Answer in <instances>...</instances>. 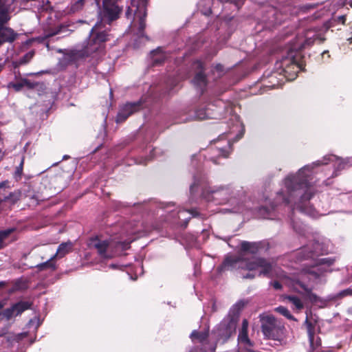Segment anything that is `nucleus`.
Returning <instances> with one entry per match:
<instances>
[{"instance_id": "29", "label": "nucleus", "mask_w": 352, "mask_h": 352, "mask_svg": "<svg viewBox=\"0 0 352 352\" xmlns=\"http://www.w3.org/2000/svg\"><path fill=\"white\" fill-rule=\"evenodd\" d=\"M275 311L279 313L280 314L284 316L285 318L289 320H294L295 318L294 316L290 314L289 311L285 307L280 306L275 309Z\"/></svg>"}, {"instance_id": "28", "label": "nucleus", "mask_w": 352, "mask_h": 352, "mask_svg": "<svg viewBox=\"0 0 352 352\" xmlns=\"http://www.w3.org/2000/svg\"><path fill=\"white\" fill-rule=\"evenodd\" d=\"M55 258H52V256L50 257V259H48L47 261L45 262H43V263H41L40 264H38L36 265V267L39 270H43L46 268H51L52 270H55L56 269V265L54 263H52V261L54 260Z\"/></svg>"}, {"instance_id": "45", "label": "nucleus", "mask_w": 352, "mask_h": 352, "mask_svg": "<svg viewBox=\"0 0 352 352\" xmlns=\"http://www.w3.org/2000/svg\"><path fill=\"white\" fill-rule=\"evenodd\" d=\"M110 267H111V268H113V269H115V268H116V267H117V266H116L115 264H111V265H110Z\"/></svg>"}, {"instance_id": "18", "label": "nucleus", "mask_w": 352, "mask_h": 352, "mask_svg": "<svg viewBox=\"0 0 352 352\" xmlns=\"http://www.w3.org/2000/svg\"><path fill=\"white\" fill-rule=\"evenodd\" d=\"M168 212H170V216L175 218L176 216L178 219L184 221L185 223L187 224L188 221L192 217H196L198 214V212L196 210H179L178 211H175L173 210H168Z\"/></svg>"}, {"instance_id": "48", "label": "nucleus", "mask_w": 352, "mask_h": 352, "mask_svg": "<svg viewBox=\"0 0 352 352\" xmlns=\"http://www.w3.org/2000/svg\"><path fill=\"white\" fill-rule=\"evenodd\" d=\"M3 67V65L2 63H0V72L1 71L2 68Z\"/></svg>"}, {"instance_id": "32", "label": "nucleus", "mask_w": 352, "mask_h": 352, "mask_svg": "<svg viewBox=\"0 0 352 352\" xmlns=\"http://www.w3.org/2000/svg\"><path fill=\"white\" fill-rule=\"evenodd\" d=\"M259 213L263 218H270L269 209L265 207H261L259 208Z\"/></svg>"}, {"instance_id": "20", "label": "nucleus", "mask_w": 352, "mask_h": 352, "mask_svg": "<svg viewBox=\"0 0 352 352\" xmlns=\"http://www.w3.org/2000/svg\"><path fill=\"white\" fill-rule=\"evenodd\" d=\"M151 58L153 66L159 65L168 58V54L162 48L158 47L151 52Z\"/></svg>"}, {"instance_id": "9", "label": "nucleus", "mask_w": 352, "mask_h": 352, "mask_svg": "<svg viewBox=\"0 0 352 352\" xmlns=\"http://www.w3.org/2000/svg\"><path fill=\"white\" fill-rule=\"evenodd\" d=\"M243 306V302H236L230 310L228 316L215 328L213 333L218 342H225L235 333L239 313Z\"/></svg>"}, {"instance_id": "17", "label": "nucleus", "mask_w": 352, "mask_h": 352, "mask_svg": "<svg viewBox=\"0 0 352 352\" xmlns=\"http://www.w3.org/2000/svg\"><path fill=\"white\" fill-rule=\"evenodd\" d=\"M140 102L127 103L122 106L117 115L116 122H122L126 120V118L137 111L140 108Z\"/></svg>"}, {"instance_id": "47", "label": "nucleus", "mask_w": 352, "mask_h": 352, "mask_svg": "<svg viewBox=\"0 0 352 352\" xmlns=\"http://www.w3.org/2000/svg\"><path fill=\"white\" fill-rule=\"evenodd\" d=\"M346 1L350 4V6H352V0H346Z\"/></svg>"}, {"instance_id": "40", "label": "nucleus", "mask_w": 352, "mask_h": 352, "mask_svg": "<svg viewBox=\"0 0 352 352\" xmlns=\"http://www.w3.org/2000/svg\"><path fill=\"white\" fill-rule=\"evenodd\" d=\"M210 160L213 162L214 164H217L218 162H217V160H216V155H213L212 157H210Z\"/></svg>"}, {"instance_id": "38", "label": "nucleus", "mask_w": 352, "mask_h": 352, "mask_svg": "<svg viewBox=\"0 0 352 352\" xmlns=\"http://www.w3.org/2000/svg\"><path fill=\"white\" fill-rule=\"evenodd\" d=\"M336 21H337L339 23H341L342 24H344L346 21V16H345V15L340 16L337 17Z\"/></svg>"}, {"instance_id": "34", "label": "nucleus", "mask_w": 352, "mask_h": 352, "mask_svg": "<svg viewBox=\"0 0 352 352\" xmlns=\"http://www.w3.org/2000/svg\"><path fill=\"white\" fill-rule=\"evenodd\" d=\"M347 295H352V289H344L338 294L339 297H343Z\"/></svg>"}, {"instance_id": "4", "label": "nucleus", "mask_w": 352, "mask_h": 352, "mask_svg": "<svg viewBox=\"0 0 352 352\" xmlns=\"http://www.w3.org/2000/svg\"><path fill=\"white\" fill-rule=\"evenodd\" d=\"M313 32L308 31L306 35V39L301 41L298 38L296 43H294L291 48L287 50V55L277 61L275 65L276 72H274L271 78L276 77L278 74L287 80H293L299 71L303 69L304 63L300 50L305 48L307 45H312L316 39H320L322 42L324 38L318 34L311 35Z\"/></svg>"}, {"instance_id": "51", "label": "nucleus", "mask_w": 352, "mask_h": 352, "mask_svg": "<svg viewBox=\"0 0 352 352\" xmlns=\"http://www.w3.org/2000/svg\"><path fill=\"white\" fill-rule=\"evenodd\" d=\"M173 206L170 205V204H167L166 207L168 208V207H172Z\"/></svg>"}, {"instance_id": "33", "label": "nucleus", "mask_w": 352, "mask_h": 352, "mask_svg": "<svg viewBox=\"0 0 352 352\" xmlns=\"http://www.w3.org/2000/svg\"><path fill=\"white\" fill-rule=\"evenodd\" d=\"M32 57V54L31 53H29V54H25L20 60H19V63L20 64H25L26 63L29 59H30Z\"/></svg>"}, {"instance_id": "24", "label": "nucleus", "mask_w": 352, "mask_h": 352, "mask_svg": "<svg viewBox=\"0 0 352 352\" xmlns=\"http://www.w3.org/2000/svg\"><path fill=\"white\" fill-rule=\"evenodd\" d=\"M34 86L35 83L31 82L27 79H21L16 82H10L8 85L10 88H13L16 91L21 90L23 87L33 88Z\"/></svg>"}, {"instance_id": "14", "label": "nucleus", "mask_w": 352, "mask_h": 352, "mask_svg": "<svg viewBox=\"0 0 352 352\" xmlns=\"http://www.w3.org/2000/svg\"><path fill=\"white\" fill-rule=\"evenodd\" d=\"M208 336V331H204L199 332L197 330H194L191 334L190 338L192 342H199L201 344L198 352H214L216 346L213 344H210L208 347V343L207 342V338Z\"/></svg>"}, {"instance_id": "8", "label": "nucleus", "mask_w": 352, "mask_h": 352, "mask_svg": "<svg viewBox=\"0 0 352 352\" xmlns=\"http://www.w3.org/2000/svg\"><path fill=\"white\" fill-rule=\"evenodd\" d=\"M135 231L131 230L127 233L126 239L116 240V239H102L98 237L91 239L89 246L97 250L98 255L104 259L113 258L118 252V249L126 250L129 248L130 243L136 237L131 236Z\"/></svg>"}, {"instance_id": "50", "label": "nucleus", "mask_w": 352, "mask_h": 352, "mask_svg": "<svg viewBox=\"0 0 352 352\" xmlns=\"http://www.w3.org/2000/svg\"><path fill=\"white\" fill-rule=\"evenodd\" d=\"M349 311V313H352V307H351V308H350V309H349V311Z\"/></svg>"}, {"instance_id": "36", "label": "nucleus", "mask_w": 352, "mask_h": 352, "mask_svg": "<svg viewBox=\"0 0 352 352\" xmlns=\"http://www.w3.org/2000/svg\"><path fill=\"white\" fill-rule=\"evenodd\" d=\"M230 212L238 213L243 212V208L241 205H238L236 207L232 208V209L228 210Z\"/></svg>"}, {"instance_id": "19", "label": "nucleus", "mask_w": 352, "mask_h": 352, "mask_svg": "<svg viewBox=\"0 0 352 352\" xmlns=\"http://www.w3.org/2000/svg\"><path fill=\"white\" fill-rule=\"evenodd\" d=\"M305 324L307 329L308 337L310 342V347L312 350H315L318 346L320 345V340L318 336L314 334V326L311 322L307 318L305 320Z\"/></svg>"}, {"instance_id": "11", "label": "nucleus", "mask_w": 352, "mask_h": 352, "mask_svg": "<svg viewBox=\"0 0 352 352\" xmlns=\"http://www.w3.org/2000/svg\"><path fill=\"white\" fill-rule=\"evenodd\" d=\"M232 108L222 100H218L214 104H208L206 108H201L195 111L194 118L197 120L219 119L225 113H231Z\"/></svg>"}, {"instance_id": "3", "label": "nucleus", "mask_w": 352, "mask_h": 352, "mask_svg": "<svg viewBox=\"0 0 352 352\" xmlns=\"http://www.w3.org/2000/svg\"><path fill=\"white\" fill-rule=\"evenodd\" d=\"M334 259L331 258H322L317 261V264L307 268L309 263L306 262L301 265L302 269L294 272L291 276L283 274L280 276V281L275 280L271 283L272 287L279 290L282 288V284H285L294 290L304 293L306 297L313 303L320 302V298L311 292L312 287H309L308 283H318L321 276V283L324 282L323 275L326 272H331L330 266L333 263Z\"/></svg>"}, {"instance_id": "21", "label": "nucleus", "mask_w": 352, "mask_h": 352, "mask_svg": "<svg viewBox=\"0 0 352 352\" xmlns=\"http://www.w3.org/2000/svg\"><path fill=\"white\" fill-rule=\"evenodd\" d=\"M261 247L260 242L242 241L241 243V249L243 252L252 254H256Z\"/></svg>"}, {"instance_id": "22", "label": "nucleus", "mask_w": 352, "mask_h": 352, "mask_svg": "<svg viewBox=\"0 0 352 352\" xmlns=\"http://www.w3.org/2000/svg\"><path fill=\"white\" fill-rule=\"evenodd\" d=\"M14 228H8L0 231V249L5 248L14 239L11 236V234L15 231Z\"/></svg>"}, {"instance_id": "31", "label": "nucleus", "mask_w": 352, "mask_h": 352, "mask_svg": "<svg viewBox=\"0 0 352 352\" xmlns=\"http://www.w3.org/2000/svg\"><path fill=\"white\" fill-rule=\"evenodd\" d=\"M23 162H24V159L22 158L19 166L16 167V169L15 171V177L16 179L20 178L21 176L22 171H23Z\"/></svg>"}, {"instance_id": "26", "label": "nucleus", "mask_w": 352, "mask_h": 352, "mask_svg": "<svg viewBox=\"0 0 352 352\" xmlns=\"http://www.w3.org/2000/svg\"><path fill=\"white\" fill-rule=\"evenodd\" d=\"M285 299L292 305L293 309L296 311H300L303 309L304 304L302 300L296 296H287Z\"/></svg>"}, {"instance_id": "12", "label": "nucleus", "mask_w": 352, "mask_h": 352, "mask_svg": "<svg viewBox=\"0 0 352 352\" xmlns=\"http://www.w3.org/2000/svg\"><path fill=\"white\" fill-rule=\"evenodd\" d=\"M261 330L267 339L280 340L284 337V327L272 315H260Z\"/></svg>"}, {"instance_id": "23", "label": "nucleus", "mask_w": 352, "mask_h": 352, "mask_svg": "<svg viewBox=\"0 0 352 352\" xmlns=\"http://www.w3.org/2000/svg\"><path fill=\"white\" fill-rule=\"evenodd\" d=\"M72 248V244L70 242L68 243H61L54 255L52 256V258H60L65 256L67 254H68Z\"/></svg>"}, {"instance_id": "44", "label": "nucleus", "mask_w": 352, "mask_h": 352, "mask_svg": "<svg viewBox=\"0 0 352 352\" xmlns=\"http://www.w3.org/2000/svg\"><path fill=\"white\" fill-rule=\"evenodd\" d=\"M3 306H4V302L0 301V310L3 307Z\"/></svg>"}, {"instance_id": "2", "label": "nucleus", "mask_w": 352, "mask_h": 352, "mask_svg": "<svg viewBox=\"0 0 352 352\" xmlns=\"http://www.w3.org/2000/svg\"><path fill=\"white\" fill-rule=\"evenodd\" d=\"M100 0H96L99 4ZM102 10L100 12V21L91 29L86 45L82 50L72 51L73 60H78L92 54L103 50L104 42L109 40V29L106 25L117 19L122 11L119 3L121 0H102ZM147 0H131V6L129 7L126 15L129 18L131 13L134 14L133 26L138 25V35L144 36V30L146 27L145 18L146 16Z\"/></svg>"}, {"instance_id": "1", "label": "nucleus", "mask_w": 352, "mask_h": 352, "mask_svg": "<svg viewBox=\"0 0 352 352\" xmlns=\"http://www.w3.org/2000/svg\"><path fill=\"white\" fill-rule=\"evenodd\" d=\"M330 164L334 169L331 176L335 177L338 171L352 166V157L342 159L333 155H326L320 160L304 166L296 173L287 175L283 181L281 190L277 193V201H281L293 210H298L312 218L320 216L321 213L315 204L316 191L313 186L314 175L319 166Z\"/></svg>"}, {"instance_id": "42", "label": "nucleus", "mask_w": 352, "mask_h": 352, "mask_svg": "<svg viewBox=\"0 0 352 352\" xmlns=\"http://www.w3.org/2000/svg\"><path fill=\"white\" fill-rule=\"evenodd\" d=\"M7 184H8L7 182H1L0 183V188L6 186Z\"/></svg>"}, {"instance_id": "13", "label": "nucleus", "mask_w": 352, "mask_h": 352, "mask_svg": "<svg viewBox=\"0 0 352 352\" xmlns=\"http://www.w3.org/2000/svg\"><path fill=\"white\" fill-rule=\"evenodd\" d=\"M192 67L194 70H196L195 76L192 80L193 85L200 90L201 93H203L207 85L206 76L203 73L204 63L201 60H197L193 62Z\"/></svg>"}, {"instance_id": "16", "label": "nucleus", "mask_w": 352, "mask_h": 352, "mask_svg": "<svg viewBox=\"0 0 352 352\" xmlns=\"http://www.w3.org/2000/svg\"><path fill=\"white\" fill-rule=\"evenodd\" d=\"M313 250H310V248L307 245L302 248L298 253V261L299 262L305 261L309 258L314 260L315 256H318L320 253H322V249L320 248L319 243L316 242L313 244Z\"/></svg>"}, {"instance_id": "5", "label": "nucleus", "mask_w": 352, "mask_h": 352, "mask_svg": "<svg viewBox=\"0 0 352 352\" xmlns=\"http://www.w3.org/2000/svg\"><path fill=\"white\" fill-rule=\"evenodd\" d=\"M274 263L263 258H254L250 261L236 256H228L219 268L220 272L234 269H245L249 271L243 276V278H253L257 276L271 277L274 270Z\"/></svg>"}, {"instance_id": "37", "label": "nucleus", "mask_w": 352, "mask_h": 352, "mask_svg": "<svg viewBox=\"0 0 352 352\" xmlns=\"http://www.w3.org/2000/svg\"><path fill=\"white\" fill-rule=\"evenodd\" d=\"M65 30H67L65 28L61 27L56 32H54L53 34H49L47 36H51L55 34H58L62 32H63Z\"/></svg>"}, {"instance_id": "41", "label": "nucleus", "mask_w": 352, "mask_h": 352, "mask_svg": "<svg viewBox=\"0 0 352 352\" xmlns=\"http://www.w3.org/2000/svg\"><path fill=\"white\" fill-rule=\"evenodd\" d=\"M10 195L11 196H14V198L13 201H16L17 199H19V195L18 193H16V194H11Z\"/></svg>"}, {"instance_id": "49", "label": "nucleus", "mask_w": 352, "mask_h": 352, "mask_svg": "<svg viewBox=\"0 0 352 352\" xmlns=\"http://www.w3.org/2000/svg\"><path fill=\"white\" fill-rule=\"evenodd\" d=\"M32 199H35L36 202V203L38 202V199L36 197H35V196L32 197Z\"/></svg>"}, {"instance_id": "30", "label": "nucleus", "mask_w": 352, "mask_h": 352, "mask_svg": "<svg viewBox=\"0 0 352 352\" xmlns=\"http://www.w3.org/2000/svg\"><path fill=\"white\" fill-rule=\"evenodd\" d=\"M27 336H28V333L23 332V333H20L14 335L9 340L19 342L21 340H22L23 339H24L25 338H26Z\"/></svg>"}, {"instance_id": "35", "label": "nucleus", "mask_w": 352, "mask_h": 352, "mask_svg": "<svg viewBox=\"0 0 352 352\" xmlns=\"http://www.w3.org/2000/svg\"><path fill=\"white\" fill-rule=\"evenodd\" d=\"M347 295H352V289H344L338 294L339 297H343Z\"/></svg>"}, {"instance_id": "25", "label": "nucleus", "mask_w": 352, "mask_h": 352, "mask_svg": "<svg viewBox=\"0 0 352 352\" xmlns=\"http://www.w3.org/2000/svg\"><path fill=\"white\" fill-rule=\"evenodd\" d=\"M291 223L295 232L298 233L300 235L307 236V234L309 233L308 228L301 221L291 218Z\"/></svg>"}, {"instance_id": "46", "label": "nucleus", "mask_w": 352, "mask_h": 352, "mask_svg": "<svg viewBox=\"0 0 352 352\" xmlns=\"http://www.w3.org/2000/svg\"><path fill=\"white\" fill-rule=\"evenodd\" d=\"M5 284H6V283H5V282H3V281H1V282H0V287H1L4 286V285H5Z\"/></svg>"}, {"instance_id": "39", "label": "nucleus", "mask_w": 352, "mask_h": 352, "mask_svg": "<svg viewBox=\"0 0 352 352\" xmlns=\"http://www.w3.org/2000/svg\"><path fill=\"white\" fill-rule=\"evenodd\" d=\"M215 69L217 70V72H222V69H223V67L220 64H218L215 66Z\"/></svg>"}, {"instance_id": "15", "label": "nucleus", "mask_w": 352, "mask_h": 352, "mask_svg": "<svg viewBox=\"0 0 352 352\" xmlns=\"http://www.w3.org/2000/svg\"><path fill=\"white\" fill-rule=\"evenodd\" d=\"M30 307V304L26 301H20L17 303L14 304L10 307L2 311L1 316L9 320L16 316L21 314L24 311L28 309Z\"/></svg>"}, {"instance_id": "10", "label": "nucleus", "mask_w": 352, "mask_h": 352, "mask_svg": "<svg viewBox=\"0 0 352 352\" xmlns=\"http://www.w3.org/2000/svg\"><path fill=\"white\" fill-rule=\"evenodd\" d=\"M14 0H0V44L4 42H12L16 34L13 30L3 26L10 19V14L14 12Z\"/></svg>"}, {"instance_id": "27", "label": "nucleus", "mask_w": 352, "mask_h": 352, "mask_svg": "<svg viewBox=\"0 0 352 352\" xmlns=\"http://www.w3.org/2000/svg\"><path fill=\"white\" fill-rule=\"evenodd\" d=\"M85 0H74L71 3L69 11L72 13L81 10L84 6Z\"/></svg>"}, {"instance_id": "43", "label": "nucleus", "mask_w": 352, "mask_h": 352, "mask_svg": "<svg viewBox=\"0 0 352 352\" xmlns=\"http://www.w3.org/2000/svg\"><path fill=\"white\" fill-rule=\"evenodd\" d=\"M234 4H235V6H236L237 8H239V6H240V4H241V1H234Z\"/></svg>"}, {"instance_id": "52", "label": "nucleus", "mask_w": 352, "mask_h": 352, "mask_svg": "<svg viewBox=\"0 0 352 352\" xmlns=\"http://www.w3.org/2000/svg\"><path fill=\"white\" fill-rule=\"evenodd\" d=\"M1 201V200L0 199V201Z\"/></svg>"}, {"instance_id": "6", "label": "nucleus", "mask_w": 352, "mask_h": 352, "mask_svg": "<svg viewBox=\"0 0 352 352\" xmlns=\"http://www.w3.org/2000/svg\"><path fill=\"white\" fill-rule=\"evenodd\" d=\"M232 120L233 122L232 129L220 135L217 140L213 141L215 148H211L212 151L219 157H228L232 151V144L240 140L244 134L245 129L239 117L232 115Z\"/></svg>"}, {"instance_id": "7", "label": "nucleus", "mask_w": 352, "mask_h": 352, "mask_svg": "<svg viewBox=\"0 0 352 352\" xmlns=\"http://www.w3.org/2000/svg\"><path fill=\"white\" fill-rule=\"evenodd\" d=\"M199 188H201L202 198L207 202L213 203L215 205L224 204L230 202L235 203V198L232 196L233 190L230 186H214L212 188L203 187L201 182L195 177L192 184L190 186V192L193 195Z\"/></svg>"}]
</instances>
